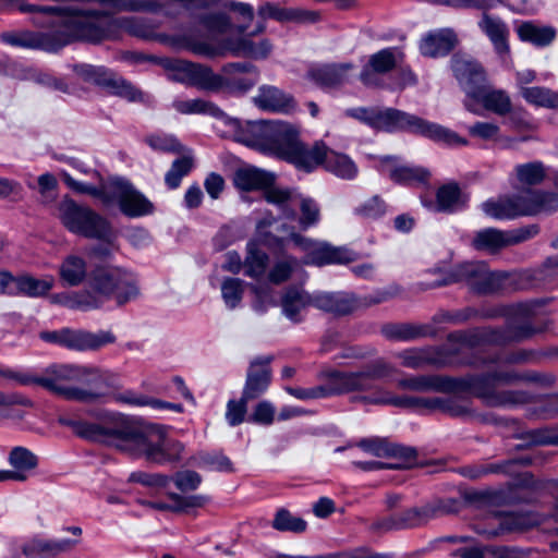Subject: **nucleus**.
<instances>
[{
  "label": "nucleus",
  "instance_id": "obj_1",
  "mask_svg": "<svg viewBox=\"0 0 558 558\" xmlns=\"http://www.w3.org/2000/svg\"><path fill=\"white\" fill-rule=\"evenodd\" d=\"M96 421L60 416L59 423L92 444L116 449H136L142 453H181L185 450L172 428L121 412L101 411Z\"/></svg>",
  "mask_w": 558,
  "mask_h": 558
},
{
  "label": "nucleus",
  "instance_id": "obj_2",
  "mask_svg": "<svg viewBox=\"0 0 558 558\" xmlns=\"http://www.w3.org/2000/svg\"><path fill=\"white\" fill-rule=\"evenodd\" d=\"M22 13H40L51 17L52 29L45 33H3L2 41L23 48H37L57 52L74 40L98 44L106 36V22L93 23L87 5H35L20 3Z\"/></svg>",
  "mask_w": 558,
  "mask_h": 558
},
{
  "label": "nucleus",
  "instance_id": "obj_3",
  "mask_svg": "<svg viewBox=\"0 0 558 558\" xmlns=\"http://www.w3.org/2000/svg\"><path fill=\"white\" fill-rule=\"evenodd\" d=\"M234 141L250 147H258L282 159L299 171L313 172L324 163L327 146L323 142L307 145L300 140L299 130L280 120L246 122L227 119Z\"/></svg>",
  "mask_w": 558,
  "mask_h": 558
},
{
  "label": "nucleus",
  "instance_id": "obj_4",
  "mask_svg": "<svg viewBox=\"0 0 558 558\" xmlns=\"http://www.w3.org/2000/svg\"><path fill=\"white\" fill-rule=\"evenodd\" d=\"M35 385L69 401L98 402L104 396L100 371L74 364H50L35 374Z\"/></svg>",
  "mask_w": 558,
  "mask_h": 558
},
{
  "label": "nucleus",
  "instance_id": "obj_5",
  "mask_svg": "<svg viewBox=\"0 0 558 558\" xmlns=\"http://www.w3.org/2000/svg\"><path fill=\"white\" fill-rule=\"evenodd\" d=\"M395 367L379 359L360 372L345 373L325 371L320 374L325 384L312 388L286 387V391L300 400H312L352 391H371L376 388L377 379L389 376Z\"/></svg>",
  "mask_w": 558,
  "mask_h": 558
},
{
  "label": "nucleus",
  "instance_id": "obj_6",
  "mask_svg": "<svg viewBox=\"0 0 558 558\" xmlns=\"http://www.w3.org/2000/svg\"><path fill=\"white\" fill-rule=\"evenodd\" d=\"M439 279L422 283L423 289H435L453 283H462L477 294H492L508 290L517 281V276L506 271H492L484 262H465L456 265Z\"/></svg>",
  "mask_w": 558,
  "mask_h": 558
},
{
  "label": "nucleus",
  "instance_id": "obj_7",
  "mask_svg": "<svg viewBox=\"0 0 558 558\" xmlns=\"http://www.w3.org/2000/svg\"><path fill=\"white\" fill-rule=\"evenodd\" d=\"M495 373L466 375L459 378L450 377V386L454 391H470L490 408H517L536 401V397L525 390H497Z\"/></svg>",
  "mask_w": 558,
  "mask_h": 558
},
{
  "label": "nucleus",
  "instance_id": "obj_8",
  "mask_svg": "<svg viewBox=\"0 0 558 558\" xmlns=\"http://www.w3.org/2000/svg\"><path fill=\"white\" fill-rule=\"evenodd\" d=\"M275 174L256 167H243L235 171L234 185L242 191L264 190V198L278 207L280 216L294 220L298 196L293 190L274 186Z\"/></svg>",
  "mask_w": 558,
  "mask_h": 558
},
{
  "label": "nucleus",
  "instance_id": "obj_9",
  "mask_svg": "<svg viewBox=\"0 0 558 558\" xmlns=\"http://www.w3.org/2000/svg\"><path fill=\"white\" fill-rule=\"evenodd\" d=\"M89 287L92 296L99 302V307L110 299L123 305L138 295L136 279L129 270L117 267H98L92 272Z\"/></svg>",
  "mask_w": 558,
  "mask_h": 558
},
{
  "label": "nucleus",
  "instance_id": "obj_10",
  "mask_svg": "<svg viewBox=\"0 0 558 558\" xmlns=\"http://www.w3.org/2000/svg\"><path fill=\"white\" fill-rule=\"evenodd\" d=\"M59 213L62 223L69 231L111 243L113 239L111 223L92 208L78 205L72 199H65L60 204Z\"/></svg>",
  "mask_w": 558,
  "mask_h": 558
},
{
  "label": "nucleus",
  "instance_id": "obj_11",
  "mask_svg": "<svg viewBox=\"0 0 558 558\" xmlns=\"http://www.w3.org/2000/svg\"><path fill=\"white\" fill-rule=\"evenodd\" d=\"M393 296L389 291H378L366 298L359 299L349 292H325L313 293V306L336 316L349 315L362 306H369L388 301Z\"/></svg>",
  "mask_w": 558,
  "mask_h": 558
},
{
  "label": "nucleus",
  "instance_id": "obj_12",
  "mask_svg": "<svg viewBox=\"0 0 558 558\" xmlns=\"http://www.w3.org/2000/svg\"><path fill=\"white\" fill-rule=\"evenodd\" d=\"M159 64L170 72V77L173 81L204 90H219V74L214 73L206 65L171 58L159 59Z\"/></svg>",
  "mask_w": 558,
  "mask_h": 558
},
{
  "label": "nucleus",
  "instance_id": "obj_13",
  "mask_svg": "<svg viewBox=\"0 0 558 558\" xmlns=\"http://www.w3.org/2000/svg\"><path fill=\"white\" fill-rule=\"evenodd\" d=\"M123 26L129 34H131L135 37L147 39V40L157 39L160 41H167L172 47L185 48L198 56L213 58V56H215L217 53V50L214 48V46H211L207 43H196V41H192V40H189L185 38H179V37L169 38L167 36L156 34L155 29L158 27V25L155 24L149 19H144V17L125 19L123 21Z\"/></svg>",
  "mask_w": 558,
  "mask_h": 558
},
{
  "label": "nucleus",
  "instance_id": "obj_14",
  "mask_svg": "<svg viewBox=\"0 0 558 558\" xmlns=\"http://www.w3.org/2000/svg\"><path fill=\"white\" fill-rule=\"evenodd\" d=\"M118 203L128 217H141L154 211V205L130 182L123 179L111 180L109 205Z\"/></svg>",
  "mask_w": 558,
  "mask_h": 558
},
{
  "label": "nucleus",
  "instance_id": "obj_15",
  "mask_svg": "<svg viewBox=\"0 0 558 558\" xmlns=\"http://www.w3.org/2000/svg\"><path fill=\"white\" fill-rule=\"evenodd\" d=\"M403 60V53L396 47L381 49L369 56L360 73V81L367 87H383V76Z\"/></svg>",
  "mask_w": 558,
  "mask_h": 558
},
{
  "label": "nucleus",
  "instance_id": "obj_16",
  "mask_svg": "<svg viewBox=\"0 0 558 558\" xmlns=\"http://www.w3.org/2000/svg\"><path fill=\"white\" fill-rule=\"evenodd\" d=\"M75 71L84 78L92 81L97 85L105 86L109 88L112 94L123 97L130 101H136L142 98V93L136 87L122 77L113 75L104 68L81 64L75 66Z\"/></svg>",
  "mask_w": 558,
  "mask_h": 558
},
{
  "label": "nucleus",
  "instance_id": "obj_17",
  "mask_svg": "<svg viewBox=\"0 0 558 558\" xmlns=\"http://www.w3.org/2000/svg\"><path fill=\"white\" fill-rule=\"evenodd\" d=\"M401 365L412 369L426 366L445 367L450 364L451 353L444 347L410 348L395 354Z\"/></svg>",
  "mask_w": 558,
  "mask_h": 558
},
{
  "label": "nucleus",
  "instance_id": "obj_18",
  "mask_svg": "<svg viewBox=\"0 0 558 558\" xmlns=\"http://www.w3.org/2000/svg\"><path fill=\"white\" fill-rule=\"evenodd\" d=\"M219 74V89L245 93L256 85L258 81L257 68L251 62H231L222 66Z\"/></svg>",
  "mask_w": 558,
  "mask_h": 558
},
{
  "label": "nucleus",
  "instance_id": "obj_19",
  "mask_svg": "<svg viewBox=\"0 0 558 558\" xmlns=\"http://www.w3.org/2000/svg\"><path fill=\"white\" fill-rule=\"evenodd\" d=\"M271 356L256 357L250 364L242 390L243 400H255L263 396L271 383Z\"/></svg>",
  "mask_w": 558,
  "mask_h": 558
},
{
  "label": "nucleus",
  "instance_id": "obj_20",
  "mask_svg": "<svg viewBox=\"0 0 558 558\" xmlns=\"http://www.w3.org/2000/svg\"><path fill=\"white\" fill-rule=\"evenodd\" d=\"M451 69L460 86L471 99L472 92L481 89L486 81L484 68L475 60L453 56L451 59Z\"/></svg>",
  "mask_w": 558,
  "mask_h": 558
},
{
  "label": "nucleus",
  "instance_id": "obj_21",
  "mask_svg": "<svg viewBox=\"0 0 558 558\" xmlns=\"http://www.w3.org/2000/svg\"><path fill=\"white\" fill-rule=\"evenodd\" d=\"M214 48L217 50L214 57L229 52L234 57L265 59L270 54L272 45L267 38L254 41L251 36H241L227 38L222 40L219 48Z\"/></svg>",
  "mask_w": 558,
  "mask_h": 558
},
{
  "label": "nucleus",
  "instance_id": "obj_22",
  "mask_svg": "<svg viewBox=\"0 0 558 558\" xmlns=\"http://www.w3.org/2000/svg\"><path fill=\"white\" fill-rule=\"evenodd\" d=\"M354 69L351 62L322 64L311 68L307 77L322 88H336L350 81Z\"/></svg>",
  "mask_w": 558,
  "mask_h": 558
},
{
  "label": "nucleus",
  "instance_id": "obj_23",
  "mask_svg": "<svg viewBox=\"0 0 558 558\" xmlns=\"http://www.w3.org/2000/svg\"><path fill=\"white\" fill-rule=\"evenodd\" d=\"M477 25L489 38L499 59L506 63L510 59L509 28L507 24L498 16L483 13Z\"/></svg>",
  "mask_w": 558,
  "mask_h": 558
},
{
  "label": "nucleus",
  "instance_id": "obj_24",
  "mask_svg": "<svg viewBox=\"0 0 558 558\" xmlns=\"http://www.w3.org/2000/svg\"><path fill=\"white\" fill-rule=\"evenodd\" d=\"M383 460H357L353 464L365 472L379 470H405L412 468H425L434 464L425 459V456H380Z\"/></svg>",
  "mask_w": 558,
  "mask_h": 558
},
{
  "label": "nucleus",
  "instance_id": "obj_25",
  "mask_svg": "<svg viewBox=\"0 0 558 558\" xmlns=\"http://www.w3.org/2000/svg\"><path fill=\"white\" fill-rule=\"evenodd\" d=\"M379 160L383 171L387 172L388 177L398 184L426 183L430 177L429 171L423 167L393 163L397 160V157L393 156H383Z\"/></svg>",
  "mask_w": 558,
  "mask_h": 558
},
{
  "label": "nucleus",
  "instance_id": "obj_26",
  "mask_svg": "<svg viewBox=\"0 0 558 558\" xmlns=\"http://www.w3.org/2000/svg\"><path fill=\"white\" fill-rule=\"evenodd\" d=\"M254 104L262 110L291 113L296 108L294 98L276 86L263 85L254 97Z\"/></svg>",
  "mask_w": 558,
  "mask_h": 558
},
{
  "label": "nucleus",
  "instance_id": "obj_27",
  "mask_svg": "<svg viewBox=\"0 0 558 558\" xmlns=\"http://www.w3.org/2000/svg\"><path fill=\"white\" fill-rule=\"evenodd\" d=\"M539 360V353L535 350L519 349L507 353L478 354L472 357L468 365L473 367H486L496 364L523 365L536 363Z\"/></svg>",
  "mask_w": 558,
  "mask_h": 558
},
{
  "label": "nucleus",
  "instance_id": "obj_28",
  "mask_svg": "<svg viewBox=\"0 0 558 558\" xmlns=\"http://www.w3.org/2000/svg\"><path fill=\"white\" fill-rule=\"evenodd\" d=\"M360 449L368 453H417L415 447L399 444L388 437L372 436L362 438L356 442H348L343 447H338L336 452L344 450Z\"/></svg>",
  "mask_w": 558,
  "mask_h": 558
},
{
  "label": "nucleus",
  "instance_id": "obj_29",
  "mask_svg": "<svg viewBox=\"0 0 558 558\" xmlns=\"http://www.w3.org/2000/svg\"><path fill=\"white\" fill-rule=\"evenodd\" d=\"M280 306L284 317L294 324L304 320L303 311L313 306V293H308L300 287H289L280 299Z\"/></svg>",
  "mask_w": 558,
  "mask_h": 558
},
{
  "label": "nucleus",
  "instance_id": "obj_30",
  "mask_svg": "<svg viewBox=\"0 0 558 558\" xmlns=\"http://www.w3.org/2000/svg\"><path fill=\"white\" fill-rule=\"evenodd\" d=\"M418 122L420 117L417 116L395 108H378L376 130L416 133Z\"/></svg>",
  "mask_w": 558,
  "mask_h": 558
},
{
  "label": "nucleus",
  "instance_id": "obj_31",
  "mask_svg": "<svg viewBox=\"0 0 558 558\" xmlns=\"http://www.w3.org/2000/svg\"><path fill=\"white\" fill-rule=\"evenodd\" d=\"M521 194L502 195L481 204L483 213L496 220H512L523 216Z\"/></svg>",
  "mask_w": 558,
  "mask_h": 558
},
{
  "label": "nucleus",
  "instance_id": "obj_32",
  "mask_svg": "<svg viewBox=\"0 0 558 558\" xmlns=\"http://www.w3.org/2000/svg\"><path fill=\"white\" fill-rule=\"evenodd\" d=\"M78 541L76 539H45L34 538L22 547V553L27 558H56L61 554L71 551Z\"/></svg>",
  "mask_w": 558,
  "mask_h": 558
},
{
  "label": "nucleus",
  "instance_id": "obj_33",
  "mask_svg": "<svg viewBox=\"0 0 558 558\" xmlns=\"http://www.w3.org/2000/svg\"><path fill=\"white\" fill-rule=\"evenodd\" d=\"M520 194L523 216L550 215L558 210V193L527 190Z\"/></svg>",
  "mask_w": 558,
  "mask_h": 558
},
{
  "label": "nucleus",
  "instance_id": "obj_34",
  "mask_svg": "<svg viewBox=\"0 0 558 558\" xmlns=\"http://www.w3.org/2000/svg\"><path fill=\"white\" fill-rule=\"evenodd\" d=\"M116 338L110 331H98L96 333L64 329L63 344L72 350H96L106 344L114 342Z\"/></svg>",
  "mask_w": 558,
  "mask_h": 558
},
{
  "label": "nucleus",
  "instance_id": "obj_35",
  "mask_svg": "<svg viewBox=\"0 0 558 558\" xmlns=\"http://www.w3.org/2000/svg\"><path fill=\"white\" fill-rule=\"evenodd\" d=\"M448 340L469 348H476L486 344L502 345L500 328L480 327L466 331H454L449 333Z\"/></svg>",
  "mask_w": 558,
  "mask_h": 558
},
{
  "label": "nucleus",
  "instance_id": "obj_36",
  "mask_svg": "<svg viewBox=\"0 0 558 558\" xmlns=\"http://www.w3.org/2000/svg\"><path fill=\"white\" fill-rule=\"evenodd\" d=\"M457 41L453 31L449 28L438 29L428 33L421 39L420 51L426 57H442L454 48Z\"/></svg>",
  "mask_w": 558,
  "mask_h": 558
},
{
  "label": "nucleus",
  "instance_id": "obj_37",
  "mask_svg": "<svg viewBox=\"0 0 558 558\" xmlns=\"http://www.w3.org/2000/svg\"><path fill=\"white\" fill-rule=\"evenodd\" d=\"M471 99L481 102L486 110L497 116H507L512 108L511 98L506 90L488 85L472 92Z\"/></svg>",
  "mask_w": 558,
  "mask_h": 558
},
{
  "label": "nucleus",
  "instance_id": "obj_38",
  "mask_svg": "<svg viewBox=\"0 0 558 558\" xmlns=\"http://www.w3.org/2000/svg\"><path fill=\"white\" fill-rule=\"evenodd\" d=\"M398 387L417 392H452V386H450V377L437 375H418L400 379L398 381Z\"/></svg>",
  "mask_w": 558,
  "mask_h": 558
},
{
  "label": "nucleus",
  "instance_id": "obj_39",
  "mask_svg": "<svg viewBox=\"0 0 558 558\" xmlns=\"http://www.w3.org/2000/svg\"><path fill=\"white\" fill-rule=\"evenodd\" d=\"M381 333L388 340L412 341L435 335L434 328L428 325L411 323L387 324L383 326Z\"/></svg>",
  "mask_w": 558,
  "mask_h": 558
},
{
  "label": "nucleus",
  "instance_id": "obj_40",
  "mask_svg": "<svg viewBox=\"0 0 558 558\" xmlns=\"http://www.w3.org/2000/svg\"><path fill=\"white\" fill-rule=\"evenodd\" d=\"M354 260V253L329 244H320L304 260L305 264L324 266L328 264H348Z\"/></svg>",
  "mask_w": 558,
  "mask_h": 558
},
{
  "label": "nucleus",
  "instance_id": "obj_41",
  "mask_svg": "<svg viewBox=\"0 0 558 558\" xmlns=\"http://www.w3.org/2000/svg\"><path fill=\"white\" fill-rule=\"evenodd\" d=\"M415 134L423 135L449 147L466 146L469 143L466 138L461 137L454 131L437 123L428 122L422 118H420Z\"/></svg>",
  "mask_w": 558,
  "mask_h": 558
},
{
  "label": "nucleus",
  "instance_id": "obj_42",
  "mask_svg": "<svg viewBox=\"0 0 558 558\" xmlns=\"http://www.w3.org/2000/svg\"><path fill=\"white\" fill-rule=\"evenodd\" d=\"M168 497L174 502V505H168L163 502H154L148 500L140 499L138 504L144 507H148L159 511H187L192 508H202L204 507L209 498L204 495H192V496H183L177 493H169Z\"/></svg>",
  "mask_w": 558,
  "mask_h": 558
},
{
  "label": "nucleus",
  "instance_id": "obj_43",
  "mask_svg": "<svg viewBox=\"0 0 558 558\" xmlns=\"http://www.w3.org/2000/svg\"><path fill=\"white\" fill-rule=\"evenodd\" d=\"M514 448L525 450L532 447L555 446L558 447V425H549L523 433L519 437Z\"/></svg>",
  "mask_w": 558,
  "mask_h": 558
},
{
  "label": "nucleus",
  "instance_id": "obj_44",
  "mask_svg": "<svg viewBox=\"0 0 558 558\" xmlns=\"http://www.w3.org/2000/svg\"><path fill=\"white\" fill-rule=\"evenodd\" d=\"M323 165L328 172L342 180H354L359 173L356 163L348 155L330 150L328 147Z\"/></svg>",
  "mask_w": 558,
  "mask_h": 558
},
{
  "label": "nucleus",
  "instance_id": "obj_45",
  "mask_svg": "<svg viewBox=\"0 0 558 558\" xmlns=\"http://www.w3.org/2000/svg\"><path fill=\"white\" fill-rule=\"evenodd\" d=\"M466 197L457 183H448L440 186L436 193V210L440 213H453L462 209L466 204Z\"/></svg>",
  "mask_w": 558,
  "mask_h": 558
},
{
  "label": "nucleus",
  "instance_id": "obj_46",
  "mask_svg": "<svg viewBox=\"0 0 558 558\" xmlns=\"http://www.w3.org/2000/svg\"><path fill=\"white\" fill-rule=\"evenodd\" d=\"M472 246L476 251L496 254L502 248L508 247L506 231L495 228L480 230L472 240Z\"/></svg>",
  "mask_w": 558,
  "mask_h": 558
},
{
  "label": "nucleus",
  "instance_id": "obj_47",
  "mask_svg": "<svg viewBox=\"0 0 558 558\" xmlns=\"http://www.w3.org/2000/svg\"><path fill=\"white\" fill-rule=\"evenodd\" d=\"M61 280L70 287L80 286L87 276V263L78 255H68L59 267Z\"/></svg>",
  "mask_w": 558,
  "mask_h": 558
},
{
  "label": "nucleus",
  "instance_id": "obj_48",
  "mask_svg": "<svg viewBox=\"0 0 558 558\" xmlns=\"http://www.w3.org/2000/svg\"><path fill=\"white\" fill-rule=\"evenodd\" d=\"M9 463L12 469L0 471V482L26 481L37 468L38 459L36 456H9Z\"/></svg>",
  "mask_w": 558,
  "mask_h": 558
},
{
  "label": "nucleus",
  "instance_id": "obj_49",
  "mask_svg": "<svg viewBox=\"0 0 558 558\" xmlns=\"http://www.w3.org/2000/svg\"><path fill=\"white\" fill-rule=\"evenodd\" d=\"M517 32L521 40L529 41L538 47L548 46L556 37V29L554 27L536 25L532 22L522 23Z\"/></svg>",
  "mask_w": 558,
  "mask_h": 558
},
{
  "label": "nucleus",
  "instance_id": "obj_50",
  "mask_svg": "<svg viewBox=\"0 0 558 558\" xmlns=\"http://www.w3.org/2000/svg\"><path fill=\"white\" fill-rule=\"evenodd\" d=\"M495 379L504 385H517L521 383H538L543 385H551L554 377L544 375L534 371L519 372L515 369L495 371Z\"/></svg>",
  "mask_w": 558,
  "mask_h": 558
},
{
  "label": "nucleus",
  "instance_id": "obj_51",
  "mask_svg": "<svg viewBox=\"0 0 558 558\" xmlns=\"http://www.w3.org/2000/svg\"><path fill=\"white\" fill-rule=\"evenodd\" d=\"M51 302L71 310L90 311L99 308V302L92 296L89 290L72 293H59L50 296Z\"/></svg>",
  "mask_w": 558,
  "mask_h": 558
},
{
  "label": "nucleus",
  "instance_id": "obj_52",
  "mask_svg": "<svg viewBox=\"0 0 558 558\" xmlns=\"http://www.w3.org/2000/svg\"><path fill=\"white\" fill-rule=\"evenodd\" d=\"M521 97L535 107L558 109V92L545 86L522 87Z\"/></svg>",
  "mask_w": 558,
  "mask_h": 558
},
{
  "label": "nucleus",
  "instance_id": "obj_53",
  "mask_svg": "<svg viewBox=\"0 0 558 558\" xmlns=\"http://www.w3.org/2000/svg\"><path fill=\"white\" fill-rule=\"evenodd\" d=\"M532 462V460L526 457V458H523V459H511V460H507L502 463H495V464H490L488 466H468V468H463L462 469V474L472 478V480H476V478H480L482 477L483 475L487 474V473H505V474H515L517 471L514 470V468L518 465V464H530Z\"/></svg>",
  "mask_w": 558,
  "mask_h": 558
},
{
  "label": "nucleus",
  "instance_id": "obj_54",
  "mask_svg": "<svg viewBox=\"0 0 558 558\" xmlns=\"http://www.w3.org/2000/svg\"><path fill=\"white\" fill-rule=\"evenodd\" d=\"M64 183L73 191L80 194H87L93 197L99 198L105 205H109V193L111 187L110 182L99 181V185H94L90 183H85L75 180L69 173L62 174Z\"/></svg>",
  "mask_w": 558,
  "mask_h": 558
},
{
  "label": "nucleus",
  "instance_id": "obj_55",
  "mask_svg": "<svg viewBox=\"0 0 558 558\" xmlns=\"http://www.w3.org/2000/svg\"><path fill=\"white\" fill-rule=\"evenodd\" d=\"M268 264V255L258 248L255 242L247 243V256L244 262L245 275L251 278L262 277Z\"/></svg>",
  "mask_w": 558,
  "mask_h": 558
},
{
  "label": "nucleus",
  "instance_id": "obj_56",
  "mask_svg": "<svg viewBox=\"0 0 558 558\" xmlns=\"http://www.w3.org/2000/svg\"><path fill=\"white\" fill-rule=\"evenodd\" d=\"M197 23L211 35H223L232 28L229 16L222 12H208L196 15Z\"/></svg>",
  "mask_w": 558,
  "mask_h": 558
},
{
  "label": "nucleus",
  "instance_id": "obj_57",
  "mask_svg": "<svg viewBox=\"0 0 558 558\" xmlns=\"http://www.w3.org/2000/svg\"><path fill=\"white\" fill-rule=\"evenodd\" d=\"M518 181L523 185H538L545 177V167L541 161L518 165L514 168Z\"/></svg>",
  "mask_w": 558,
  "mask_h": 558
},
{
  "label": "nucleus",
  "instance_id": "obj_58",
  "mask_svg": "<svg viewBox=\"0 0 558 558\" xmlns=\"http://www.w3.org/2000/svg\"><path fill=\"white\" fill-rule=\"evenodd\" d=\"M53 287V279H36L31 276L19 277V294L37 298L43 296Z\"/></svg>",
  "mask_w": 558,
  "mask_h": 558
},
{
  "label": "nucleus",
  "instance_id": "obj_59",
  "mask_svg": "<svg viewBox=\"0 0 558 558\" xmlns=\"http://www.w3.org/2000/svg\"><path fill=\"white\" fill-rule=\"evenodd\" d=\"M376 403L392 404L399 408L423 409L427 411L436 410L440 403L436 398L417 397H393L388 399L375 400Z\"/></svg>",
  "mask_w": 558,
  "mask_h": 558
},
{
  "label": "nucleus",
  "instance_id": "obj_60",
  "mask_svg": "<svg viewBox=\"0 0 558 558\" xmlns=\"http://www.w3.org/2000/svg\"><path fill=\"white\" fill-rule=\"evenodd\" d=\"M425 505L422 507H414L404 510L401 513L395 514L397 519V527L399 530L413 529L426 524L429 521L428 513Z\"/></svg>",
  "mask_w": 558,
  "mask_h": 558
},
{
  "label": "nucleus",
  "instance_id": "obj_61",
  "mask_svg": "<svg viewBox=\"0 0 558 558\" xmlns=\"http://www.w3.org/2000/svg\"><path fill=\"white\" fill-rule=\"evenodd\" d=\"M272 527L281 532L302 533L306 530V522L302 518L292 515L287 509L281 508L275 514Z\"/></svg>",
  "mask_w": 558,
  "mask_h": 558
},
{
  "label": "nucleus",
  "instance_id": "obj_62",
  "mask_svg": "<svg viewBox=\"0 0 558 558\" xmlns=\"http://www.w3.org/2000/svg\"><path fill=\"white\" fill-rule=\"evenodd\" d=\"M193 168V158L184 156L175 159L170 170L166 173L165 182L169 189H177L183 177L187 175Z\"/></svg>",
  "mask_w": 558,
  "mask_h": 558
},
{
  "label": "nucleus",
  "instance_id": "obj_63",
  "mask_svg": "<svg viewBox=\"0 0 558 558\" xmlns=\"http://www.w3.org/2000/svg\"><path fill=\"white\" fill-rule=\"evenodd\" d=\"M173 108L182 114L209 113L216 116L219 109L204 99L174 100Z\"/></svg>",
  "mask_w": 558,
  "mask_h": 558
},
{
  "label": "nucleus",
  "instance_id": "obj_64",
  "mask_svg": "<svg viewBox=\"0 0 558 558\" xmlns=\"http://www.w3.org/2000/svg\"><path fill=\"white\" fill-rule=\"evenodd\" d=\"M301 216L298 220L300 230H306L318 223L320 219V208L318 204L308 197H301L299 201Z\"/></svg>",
  "mask_w": 558,
  "mask_h": 558
}]
</instances>
